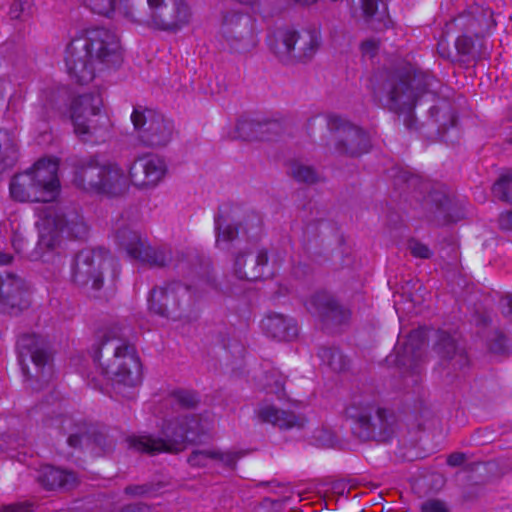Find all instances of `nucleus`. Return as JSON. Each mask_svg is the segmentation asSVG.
I'll return each mask as SVG.
<instances>
[{
	"label": "nucleus",
	"mask_w": 512,
	"mask_h": 512,
	"mask_svg": "<svg viewBox=\"0 0 512 512\" xmlns=\"http://www.w3.org/2000/svg\"><path fill=\"white\" fill-rule=\"evenodd\" d=\"M5 93L4 82L0 80V100L3 99Z\"/></svg>",
	"instance_id": "57"
},
{
	"label": "nucleus",
	"mask_w": 512,
	"mask_h": 512,
	"mask_svg": "<svg viewBox=\"0 0 512 512\" xmlns=\"http://www.w3.org/2000/svg\"><path fill=\"white\" fill-rule=\"evenodd\" d=\"M499 227L505 231H512V211H507L499 216Z\"/></svg>",
	"instance_id": "49"
},
{
	"label": "nucleus",
	"mask_w": 512,
	"mask_h": 512,
	"mask_svg": "<svg viewBox=\"0 0 512 512\" xmlns=\"http://www.w3.org/2000/svg\"><path fill=\"white\" fill-rule=\"evenodd\" d=\"M94 362L107 382L128 387L141 382V363L136 349L118 327L106 332L94 353Z\"/></svg>",
	"instance_id": "2"
},
{
	"label": "nucleus",
	"mask_w": 512,
	"mask_h": 512,
	"mask_svg": "<svg viewBox=\"0 0 512 512\" xmlns=\"http://www.w3.org/2000/svg\"><path fill=\"white\" fill-rule=\"evenodd\" d=\"M98 383L100 384L101 387L103 386V383L101 382V380H98Z\"/></svg>",
	"instance_id": "64"
},
{
	"label": "nucleus",
	"mask_w": 512,
	"mask_h": 512,
	"mask_svg": "<svg viewBox=\"0 0 512 512\" xmlns=\"http://www.w3.org/2000/svg\"><path fill=\"white\" fill-rule=\"evenodd\" d=\"M268 263V253L265 249L259 250L256 255L239 252L234 258L233 273L240 280L254 281L264 274Z\"/></svg>",
	"instance_id": "23"
},
{
	"label": "nucleus",
	"mask_w": 512,
	"mask_h": 512,
	"mask_svg": "<svg viewBox=\"0 0 512 512\" xmlns=\"http://www.w3.org/2000/svg\"><path fill=\"white\" fill-rule=\"evenodd\" d=\"M512 184V171L502 173L492 187V193L497 199L512 204V194L509 193Z\"/></svg>",
	"instance_id": "35"
},
{
	"label": "nucleus",
	"mask_w": 512,
	"mask_h": 512,
	"mask_svg": "<svg viewBox=\"0 0 512 512\" xmlns=\"http://www.w3.org/2000/svg\"><path fill=\"white\" fill-rule=\"evenodd\" d=\"M129 174L117 164L104 165L98 194L117 197L126 193L130 184Z\"/></svg>",
	"instance_id": "25"
},
{
	"label": "nucleus",
	"mask_w": 512,
	"mask_h": 512,
	"mask_svg": "<svg viewBox=\"0 0 512 512\" xmlns=\"http://www.w3.org/2000/svg\"><path fill=\"white\" fill-rule=\"evenodd\" d=\"M192 303L190 288L180 282H170L153 288L148 297L149 310L161 317L180 319L185 307Z\"/></svg>",
	"instance_id": "13"
},
{
	"label": "nucleus",
	"mask_w": 512,
	"mask_h": 512,
	"mask_svg": "<svg viewBox=\"0 0 512 512\" xmlns=\"http://www.w3.org/2000/svg\"><path fill=\"white\" fill-rule=\"evenodd\" d=\"M27 241L24 239V237L21 234L15 233L12 237V246L14 250L22 254L26 250Z\"/></svg>",
	"instance_id": "47"
},
{
	"label": "nucleus",
	"mask_w": 512,
	"mask_h": 512,
	"mask_svg": "<svg viewBox=\"0 0 512 512\" xmlns=\"http://www.w3.org/2000/svg\"><path fill=\"white\" fill-rule=\"evenodd\" d=\"M72 279L80 286L91 285L94 290L103 286L104 273L109 272L114 280L117 277V263L105 249H84L74 258L72 265Z\"/></svg>",
	"instance_id": "10"
},
{
	"label": "nucleus",
	"mask_w": 512,
	"mask_h": 512,
	"mask_svg": "<svg viewBox=\"0 0 512 512\" xmlns=\"http://www.w3.org/2000/svg\"><path fill=\"white\" fill-rule=\"evenodd\" d=\"M120 12L134 24L172 35L188 27L194 15L188 0H120Z\"/></svg>",
	"instance_id": "3"
},
{
	"label": "nucleus",
	"mask_w": 512,
	"mask_h": 512,
	"mask_svg": "<svg viewBox=\"0 0 512 512\" xmlns=\"http://www.w3.org/2000/svg\"><path fill=\"white\" fill-rule=\"evenodd\" d=\"M425 346L424 332L415 330L410 332L403 344H398L395 348L396 362L399 366H405L422 357Z\"/></svg>",
	"instance_id": "27"
},
{
	"label": "nucleus",
	"mask_w": 512,
	"mask_h": 512,
	"mask_svg": "<svg viewBox=\"0 0 512 512\" xmlns=\"http://www.w3.org/2000/svg\"><path fill=\"white\" fill-rule=\"evenodd\" d=\"M435 350L443 359L451 361L453 368H463L468 364L467 355L458 349L455 339L446 332H439Z\"/></svg>",
	"instance_id": "29"
},
{
	"label": "nucleus",
	"mask_w": 512,
	"mask_h": 512,
	"mask_svg": "<svg viewBox=\"0 0 512 512\" xmlns=\"http://www.w3.org/2000/svg\"><path fill=\"white\" fill-rule=\"evenodd\" d=\"M43 225L67 237L82 239L88 233V226L74 206L49 207L43 217Z\"/></svg>",
	"instance_id": "15"
},
{
	"label": "nucleus",
	"mask_w": 512,
	"mask_h": 512,
	"mask_svg": "<svg viewBox=\"0 0 512 512\" xmlns=\"http://www.w3.org/2000/svg\"><path fill=\"white\" fill-rule=\"evenodd\" d=\"M285 382V376L278 369H271L265 373V388L271 393L283 392Z\"/></svg>",
	"instance_id": "37"
},
{
	"label": "nucleus",
	"mask_w": 512,
	"mask_h": 512,
	"mask_svg": "<svg viewBox=\"0 0 512 512\" xmlns=\"http://www.w3.org/2000/svg\"><path fill=\"white\" fill-rule=\"evenodd\" d=\"M170 401L177 404L181 408H192L196 406L199 399L194 392L178 390L174 391L170 396Z\"/></svg>",
	"instance_id": "38"
},
{
	"label": "nucleus",
	"mask_w": 512,
	"mask_h": 512,
	"mask_svg": "<svg viewBox=\"0 0 512 512\" xmlns=\"http://www.w3.org/2000/svg\"><path fill=\"white\" fill-rule=\"evenodd\" d=\"M320 44L321 35L317 28L279 29L268 38L270 50L283 62L310 60Z\"/></svg>",
	"instance_id": "9"
},
{
	"label": "nucleus",
	"mask_w": 512,
	"mask_h": 512,
	"mask_svg": "<svg viewBox=\"0 0 512 512\" xmlns=\"http://www.w3.org/2000/svg\"><path fill=\"white\" fill-rule=\"evenodd\" d=\"M201 432L202 429L196 416L183 415L166 422L162 429L163 438L134 436L129 439V444L138 451L151 454L178 453L186 447L188 442L195 441Z\"/></svg>",
	"instance_id": "8"
},
{
	"label": "nucleus",
	"mask_w": 512,
	"mask_h": 512,
	"mask_svg": "<svg viewBox=\"0 0 512 512\" xmlns=\"http://www.w3.org/2000/svg\"><path fill=\"white\" fill-rule=\"evenodd\" d=\"M18 358L22 371L25 375L32 377L28 370L27 360H30L37 369L38 374L49 364L51 360V352L48 342L45 338L36 334L22 335L17 341Z\"/></svg>",
	"instance_id": "18"
},
{
	"label": "nucleus",
	"mask_w": 512,
	"mask_h": 512,
	"mask_svg": "<svg viewBox=\"0 0 512 512\" xmlns=\"http://www.w3.org/2000/svg\"><path fill=\"white\" fill-rule=\"evenodd\" d=\"M18 159V149L14 138L7 132L0 133V173L14 166Z\"/></svg>",
	"instance_id": "32"
},
{
	"label": "nucleus",
	"mask_w": 512,
	"mask_h": 512,
	"mask_svg": "<svg viewBox=\"0 0 512 512\" xmlns=\"http://www.w3.org/2000/svg\"><path fill=\"white\" fill-rule=\"evenodd\" d=\"M510 118L512 120V106H511V110H510Z\"/></svg>",
	"instance_id": "62"
},
{
	"label": "nucleus",
	"mask_w": 512,
	"mask_h": 512,
	"mask_svg": "<svg viewBox=\"0 0 512 512\" xmlns=\"http://www.w3.org/2000/svg\"><path fill=\"white\" fill-rule=\"evenodd\" d=\"M134 511V508L133 507H127L126 509H124L122 512H133Z\"/></svg>",
	"instance_id": "59"
},
{
	"label": "nucleus",
	"mask_w": 512,
	"mask_h": 512,
	"mask_svg": "<svg viewBox=\"0 0 512 512\" xmlns=\"http://www.w3.org/2000/svg\"><path fill=\"white\" fill-rule=\"evenodd\" d=\"M436 79L426 74H411L408 70L383 71L379 75L375 95L391 112L406 115L405 124L410 120L419 98L435 90Z\"/></svg>",
	"instance_id": "4"
},
{
	"label": "nucleus",
	"mask_w": 512,
	"mask_h": 512,
	"mask_svg": "<svg viewBox=\"0 0 512 512\" xmlns=\"http://www.w3.org/2000/svg\"><path fill=\"white\" fill-rule=\"evenodd\" d=\"M242 454L233 450H221L218 448L195 449L189 455L187 461L191 467L205 468L212 463L233 469Z\"/></svg>",
	"instance_id": "22"
},
{
	"label": "nucleus",
	"mask_w": 512,
	"mask_h": 512,
	"mask_svg": "<svg viewBox=\"0 0 512 512\" xmlns=\"http://www.w3.org/2000/svg\"><path fill=\"white\" fill-rule=\"evenodd\" d=\"M352 433L361 441L388 442L396 432V417L375 401L355 398L346 408Z\"/></svg>",
	"instance_id": "6"
},
{
	"label": "nucleus",
	"mask_w": 512,
	"mask_h": 512,
	"mask_svg": "<svg viewBox=\"0 0 512 512\" xmlns=\"http://www.w3.org/2000/svg\"><path fill=\"white\" fill-rule=\"evenodd\" d=\"M326 120L337 154L358 157L368 152L370 140L363 129L334 114L328 115Z\"/></svg>",
	"instance_id": "14"
},
{
	"label": "nucleus",
	"mask_w": 512,
	"mask_h": 512,
	"mask_svg": "<svg viewBox=\"0 0 512 512\" xmlns=\"http://www.w3.org/2000/svg\"><path fill=\"white\" fill-rule=\"evenodd\" d=\"M258 124L261 129H258L257 140H271L282 131L280 122L276 120L258 121Z\"/></svg>",
	"instance_id": "40"
},
{
	"label": "nucleus",
	"mask_w": 512,
	"mask_h": 512,
	"mask_svg": "<svg viewBox=\"0 0 512 512\" xmlns=\"http://www.w3.org/2000/svg\"><path fill=\"white\" fill-rule=\"evenodd\" d=\"M98 383L100 384L101 387L103 386V383L101 382V380H98Z\"/></svg>",
	"instance_id": "63"
},
{
	"label": "nucleus",
	"mask_w": 512,
	"mask_h": 512,
	"mask_svg": "<svg viewBox=\"0 0 512 512\" xmlns=\"http://www.w3.org/2000/svg\"><path fill=\"white\" fill-rule=\"evenodd\" d=\"M500 308L502 314L508 318L509 321H512V296L502 298L500 301Z\"/></svg>",
	"instance_id": "48"
},
{
	"label": "nucleus",
	"mask_w": 512,
	"mask_h": 512,
	"mask_svg": "<svg viewBox=\"0 0 512 512\" xmlns=\"http://www.w3.org/2000/svg\"><path fill=\"white\" fill-rule=\"evenodd\" d=\"M466 460V456L463 453L455 452L448 456L447 464L452 467H457L462 465Z\"/></svg>",
	"instance_id": "52"
},
{
	"label": "nucleus",
	"mask_w": 512,
	"mask_h": 512,
	"mask_svg": "<svg viewBox=\"0 0 512 512\" xmlns=\"http://www.w3.org/2000/svg\"><path fill=\"white\" fill-rule=\"evenodd\" d=\"M104 165H100L93 156L80 159L75 166L73 182L79 189L98 194Z\"/></svg>",
	"instance_id": "21"
},
{
	"label": "nucleus",
	"mask_w": 512,
	"mask_h": 512,
	"mask_svg": "<svg viewBox=\"0 0 512 512\" xmlns=\"http://www.w3.org/2000/svg\"><path fill=\"white\" fill-rule=\"evenodd\" d=\"M115 241L126 251L130 258L141 263L152 267H165L171 263L172 252L170 248L149 245L145 237L122 220L116 224Z\"/></svg>",
	"instance_id": "11"
},
{
	"label": "nucleus",
	"mask_w": 512,
	"mask_h": 512,
	"mask_svg": "<svg viewBox=\"0 0 512 512\" xmlns=\"http://www.w3.org/2000/svg\"><path fill=\"white\" fill-rule=\"evenodd\" d=\"M122 62L119 38L104 27L87 29L73 38L65 50V64L72 79L79 84L91 82L98 72Z\"/></svg>",
	"instance_id": "1"
},
{
	"label": "nucleus",
	"mask_w": 512,
	"mask_h": 512,
	"mask_svg": "<svg viewBox=\"0 0 512 512\" xmlns=\"http://www.w3.org/2000/svg\"><path fill=\"white\" fill-rule=\"evenodd\" d=\"M259 419L264 423H270L280 429L300 428L304 425V419L296 414L280 410L272 405H265L259 408Z\"/></svg>",
	"instance_id": "28"
},
{
	"label": "nucleus",
	"mask_w": 512,
	"mask_h": 512,
	"mask_svg": "<svg viewBox=\"0 0 512 512\" xmlns=\"http://www.w3.org/2000/svg\"><path fill=\"white\" fill-rule=\"evenodd\" d=\"M216 246L222 250H229L232 243L238 238V227L228 223L222 215L215 217Z\"/></svg>",
	"instance_id": "31"
},
{
	"label": "nucleus",
	"mask_w": 512,
	"mask_h": 512,
	"mask_svg": "<svg viewBox=\"0 0 512 512\" xmlns=\"http://www.w3.org/2000/svg\"><path fill=\"white\" fill-rule=\"evenodd\" d=\"M429 112L432 117H435L440 112H443L444 114H448L450 126H454L456 124V119H455L454 113L452 111H450V109H448L447 107L434 106V107L430 108Z\"/></svg>",
	"instance_id": "50"
},
{
	"label": "nucleus",
	"mask_w": 512,
	"mask_h": 512,
	"mask_svg": "<svg viewBox=\"0 0 512 512\" xmlns=\"http://www.w3.org/2000/svg\"><path fill=\"white\" fill-rule=\"evenodd\" d=\"M32 505L28 502L15 503L4 506L0 512H32Z\"/></svg>",
	"instance_id": "46"
},
{
	"label": "nucleus",
	"mask_w": 512,
	"mask_h": 512,
	"mask_svg": "<svg viewBox=\"0 0 512 512\" xmlns=\"http://www.w3.org/2000/svg\"><path fill=\"white\" fill-rule=\"evenodd\" d=\"M362 10L372 29L383 30L388 27L390 18L385 0H362Z\"/></svg>",
	"instance_id": "30"
},
{
	"label": "nucleus",
	"mask_w": 512,
	"mask_h": 512,
	"mask_svg": "<svg viewBox=\"0 0 512 512\" xmlns=\"http://www.w3.org/2000/svg\"><path fill=\"white\" fill-rule=\"evenodd\" d=\"M54 95L55 93L52 90H47L43 92L41 96V102L45 110L54 108Z\"/></svg>",
	"instance_id": "51"
},
{
	"label": "nucleus",
	"mask_w": 512,
	"mask_h": 512,
	"mask_svg": "<svg viewBox=\"0 0 512 512\" xmlns=\"http://www.w3.org/2000/svg\"><path fill=\"white\" fill-rule=\"evenodd\" d=\"M29 5V0H14L10 6L9 15L12 19H19Z\"/></svg>",
	"instance_id": "44"
},
{
	"label": "nucleus",
	"mask_w": 512,
	"mask_h": 512,
	"mask_svg": "<svg viewBox=\"0 0 512 512\" xmlns=\"http://www.w3.org/2000/svg\"><path fill=\"white\" fill-rule=\"evenodd\" d=\"M167 166L157 155H145L135 159L129 167L131 183L140 189L155 188L165 177Z\"/></svg>",
	"instance_id": "17"
},
{
	"label": "nucleus",
	"mask_w": 512,
	"mask_h": 512,
	"mask_svg": "<svg viewBox=\"0 0 512 512\" xmlns=\"http://www.w3.org/2000/svg\"><path fill=\"white\" fill-rule=\"evenodd\" d=\"M38 482L48 490L58 488L69 490L78 483L77 475L72 471L45 465L40 468L37 475Z\"/></svg>",
	"instance_id": "26"
},
{
	"label": "nucleus",
	"mask_w": 512,
	"mask_h": 512,
	"mask_svg": "<svg viewBox=\"0 0 512 512\" xmlns=\"http://www.w3.org/2000/svg\"><path fill=\"white\" fill-rule=\"evenodd\" d=\"M43 242H44V237L41 235L40 240H39V245H42Z\"/></svg>",
	"instance_id": "61"
},
{
	"label": "nucleus",
	"mask_w": 512,
	"mask_h": 512,
	"mask_svg": "<svg viewBox=\"0 0 512 512\" xmlns=\"http://www.w3.org/2000/svg\"><path fill=\"white\" fill-rule=\"evenodd\" d=\"M288 173L298 182L313 184L318 180V175L313 167L294 160L289 164Z\"/></svg>",
	"instance_id": "34"
},
{
	"label": "nucleus",
	"mask_w": 512,
	"mask_h": 512,
	"mask_svg": "<svg viewBox=\"0 0 512 512\" xmlns=\"http://www.w3.org/2000/svg\"><path fill=\"white\" fill-rule=\"evenodd\" d=\"M12 260V256L8 253L0 252V265L9 264Z\"/></svg>",
	"instance_id": "55"
},
{
	"label": "nucleus",
	"mask_w": 512,
	"mask_h": 512,
	"mask_svg": "<svg viewBox=\"0 0 512 512\" xmlns=\"http://www.w3.org/2000/svg\"><path fill=\"white\" fill-rule=\"evenodd\" d=\"M318 356L322 363L334 372H342L347 368L348 361L346 357L336 348H321Z\"/></svg>",
	"instance_id": "33"
},
{
	"label": "nucleus",
	"mask_w": 512,
	"mask_h": 512,
	"mask_svg": "<svg viewBox=\"0 0 512 512\" xmlns=\"http://www.w3.org/2000/svg\"><path fill=\"white\" fill-rule=\"evenodd\" d=\"M147 491L148 489L144 485L127 486L125 488V493L129 495H143Z\"/></svg>",
	"instance_id": "53"
},
{
	"label": "nucleus",
	"mask_w": 512,
	"mask_h": 512,
	"mask_svg": "<svg viewBox=\"0 0 512 512\" xmlns=\"http://www.w3.org/2000/svg\"><path fill=\"white\" fill-rule=\"evenodd\" d=\"M491 349H493V350H501V349H502V341L500 342V344H499V347H498V348H496V347H494V346H491Z\"/></svg>",
	"instance_id": "60"
},
{
	"label": "nucleus",
	"mask_w": 512,
	"mask_h": 512,
	"mask_svg": "<svg viewBox=\"0 0 512 512\" xmlns=\"http://www.w3.org/2000/svg\"><path fill=\"white\" fill-rule=\"evenodd\" d=\"M52 245H53V241H52V238H51V239H49V240L47 241L46 246H47L48 248H50V247H52Z\"/></svg>",
	"instance_id": "58"
},
{
	"label": "nucleus",
	"mask_w": 512,
	"mask_h": 512,
	"mask_svg": "<svg viewBox=\"0 0 512 512\" xmlns=\"http://www.w3.org/2000/svg\"><path fill=\"white\" fill-rule=\"evenodd\" d=\"M422 357H420L419 359H417L416 361L412 362V363H408L407 365H405L404 367H407L411 370H415L416 373H419V370L418 369V362L421 360Z\"/></svg>",
	"instance_id": "56"
},
{
	"label": "nucleus",
	"mask_w": 512,
	"mask_h": 512,
	"mask_svg": "<svg viewBox=\"0 0 512 512\" xmlns=\"http://www.w3.org/2000/svg\"><path fill=\"white\" fill-rule=\"evenodd\" d=\"M408 248L410 253L416 258L429 259L432 256V252L429 247L418 240H410Z\"/></svg>",
	"instance_id": "42"
},
{
	"label": "nucleus",
	"mask_w": 512,
	"mask_h": 512,
	"mask_svg": "<svg viewBox=\"0 0 512 512\" xmlns=\"http://www.w3.org/2000/svg\"><path fill=\"white\" fill-rule=\"evenodd\" d=\"M29 304V290L25 281L12 273L0 275V310L17 313Z\"/></svg>",
	"instance_id": "19"
},
{
	"label": "nucleus",
	"mask_w": 512,
	"mask_h": 512,
	"mask_svg": "<svg viewBox=\"0 0 512 512\" xmlns=\"http://www.w3.org/2000/svg\"><path fill=\"white\" fill-rule=\"evenodd\" d=\"M57 159L42 158L30 169L14 175L9 184L10 195L18 202H51L60 193Z\"/></svg>",
	"instance_id": "5"
},
{
	"label": "nucleus",
	"mask_w": 512,
	"mask_h": 512,
	"mask_svg": "<svg viewBox=\"0 0 512 512\" xmlns=\"http://www.w3.org/2000/svg\"><path fill=\"white\" fill-rule=\"evenodd\" d=\"M82 438H83V435H80V434H71L69 437H68V444L71 446V447H79L81 442H82Z\"/></svg>",
	"instance_id": "54"
},
{
	"label": "nucleus",
	"mask_w": 512,
	"mask_h": 512,
	"mask_svg": "<svg viewBox=\"0 0 512 512\" xmlns=\"http://www.w3.org/2000/svg\"><path fill=\"white\" fill-rule=\"evenodd\" d=\"M379 48V42L375 39H368L361 44V51L364 56L373 58Z\"/></svg>",
	"instance_id": "45"
},
{
	"label": "nucleus",
	"mask_w": 512,
	"mask_h": 512,
	"mask_svg": "<svg viewBox=\"0 0 512 512\" xmlns=\"http://www.w3.org/2000/svg\"><path fill=\"white\" fill-rule=\"evenodd\" d=\"M131 120L142 143L150 147L166 146L173 138L174 125L171 120L152 109L134 108Z\"/></svg>",
	"instance_id": "12"
},
{
	"label": "nucleus",
	"mask_w": 512,
	"mask_h": 512,
	"mask_svg": "<svg viewBox=\"0 0 512 512\" xmlns=\"http://www.w3.org/2000/svg\"><path fill=\"white\" fill-rule=\"evenodd\" d=\"M220 32L236 52H245L253 45L251 20L239 11H228L223 15Z\"/></svg>",
	"instance_id": "16"
},
{
	"label": "nucleus",
	"mask_w": 512,
	"mask_h": 512,
	"mask_svg": "<svg viewBox=\"0 0 512 512\" xmlns=\"http://www.w3.org/2000/svg\"><path fill=\"white\" fill-rule=\"evenodd\" d=\"M305 306L310 313L323 319H331L335 323H342L348 316L347 311L326 291L313 293L305 301Z\"/></svg>",
	"instance_id": "20"
},
{
	"label": "nucleus",
	"mask_w": 512,
	"mask_h": 512,
	"mask_svg": "<svg viewBox=\"0 0 512 512\" xmlns=\"http://www.w3.org/2000/svg\"><path fill=\"white\" fill-rule=\"evenodd\" d=\"M421 512H451L447 502L441 499L430 498L420 505Z\"/></svg>",
	"instance_id": "41"
},
{
	"label": "nucleus",
	"mask_w": 512,
	"mask_h": 512,
	"mask_svg": "<svg viewBox=\"0 0 512 512\" xmlns=\"http://www.w3.org/2000/svg\"><path fill=\"white\" fill-rule=\"evenodd\" d=\"M84 3L92 12L108 17L116 7L115 0H84Z\"/></svg>",
	"instance_id": "39"
},
{
	"label": "nucleus",
	"mask_w": 512,
	"mask_h": 512,
	"mask_svg": "<svg viewBox=\"0 0 512 512\" xmlns=\"http://www.w3.org/2000/svg\"><path fill=\"white\" fill-rule=\"evenodd\" d=\"M455 46L457 51L463 55L472 54L473 41L468 36H460L456 39Z\"/></svg>",
	"instance_id": "43"
},
{
	"label": "nucleus",
	"mask_w": 512,
	"mask_h": 512,
	"mask_svg": "<svg viewBox=\"0 0 512 512\" xmlns=\"http://www.w3.org/2000/svg\"><path fill=\"white\" fill-rule=\"evenodd\" d=\"M102 107L100 90L80 94L72 100L70 117L74 132L82 141L99 143L108 137L109 121Z\"/></svg>",
	"instance_id": "7"
},
{
	"label": "nucleus",
	"mask_w": 512,
	"mask_h": 512,
	"mask_svg": "<svg viewBox=\"0 0 512 512\" xmlns=\"http://www.w3.org/2000/svg\"><path fill=\"white\" fill-rule=\"evenodd\" d=\"M258 129H261L258 121L252 119H241L236 124V132L243 140L257 139Z\"/></svg>",
	"instance_id": "36"
},
{
	"label": "nucleus",
	"mask_w": 512,
	"mask_h": 512,
	"mask_svg": "<svg viewBox=\"0 0 512 512\" xmlns=\"http://www.w3.org/2000/svg\"><path fill=\"white\" fill-rule=\"evenodd\" d=\"M264 333L277 341H292L298 335L295 319L280 313H270L261 322Z\"/></svg>",
	"instance_id": "24"
}]
</instances>
